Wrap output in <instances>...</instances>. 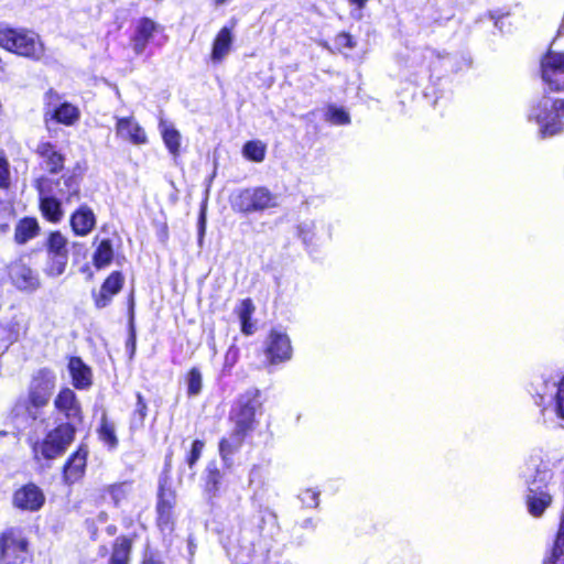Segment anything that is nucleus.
Masks as SVG:
<instances>
[{
	"label": "nucleus",
	"mask_w": 564,
	"mask_h": 564,
	"mask_svg": "<svg viewBox=\"0 0 564 564\" xmlns=\"http://www.w3.org/2000/svg\"><path fill=\"white\" fill-rule=\"evenodd\" d=\"M259 540L254 542L253 532L245 530L237 547L228 551L236 564H272L278 556L275 538L280 532L275 513L270 510L261 512L258 523Z\"/></svg>",
	"instance_id": "1"
},
{
	"label": "nucleus",
	"mask_w": 564,
	"mask_h": 564,
	"mask_svg": "<svg viewBox=\"0 0 564 564\" xmlns=\"http://www.w3.org/2000/svg\"><path fill=\"white\" fill-rule=\"evenodd\" d=\"M524 477L528 485V510L531 516L541 517L552 502L554 491V484L550 482L553 477L552 470L540 457H531L527 463Z\"/></svg>",
	"instance_id": "2"
},
{
	"label": "nucleus",
	"mask_w": 564,
	"mask_h": 564,
	"mask_svg": "<svg viewBox=\"0 0 564 564\" xmlns=\"http://www.w3.org/2000/svg\"><path fill=\"white\" fill-rule=\"evenodd\" d=\"M563 100L543 96L534 101L529 111L528 120L538 126L542 138L553 137L564 128Z\"/></svg>",
	"instance_id": "3"
},
{
	"label": "nucleus",
	"mask_w": 564,
	"mask_h": 564,
	"mask_svg": "<svg viewBox=\"0 0 564 564\" xmlns=\"http://www.w3.org/2000/svg\"><path fill=\"white\" fill-rule=\"evenodd\" d=\"M0 46L33 61H40L45 53L44 44L39 34L23 29L0 30Z\"/></svg>",
	"instance_id": "4"
},
{
	"label": "nucleus",
	"mask_w": 564,
	"mask_h": 564,
	"mask_svg": "<svg viewBox=\"0 0 564 564\" xmlns=\"http://www.w3.org/2000/svg\"><path fill=\"white\" fill-rule=\"evenodd\" d=\"M235 212L252 214L278 206V197L264 186L238 189L230 197Z\"/></svg>",
	"instance_id": "5"
},
{
	"label": "nucleus",
	"mask_w": 564,
	"mask_h": 564,
	"mask_svg": "<svg viewBox=\"0 0 564 564\" xmlns=\"http://www.w3.org/2000/svg\"><path fill=\"white\" fill-rule=\"evenodd\" d=\"M536 404L542 406L543 415L554 413L564 427V377L555 380L539 379L535 383Z\"/></svg>",
	"instance_id": "6"
},
{
	"label": "nucleus",
	"mask_w": 564,
	"mask_h": 564,
	"mask_svg": "<svg viewBox=\"0 0 564 564\" xmlns=\"http://www.w3.org/2000/svg\"><path fill=\"white\" fill-rule=\"evenodd\" d=\"M261 409L260 391L248 389L240 394L230 411V421L240 431L250 432L256 426V413Z\"/></svg>",
	"instance_id": "7"
},
{
	"label": "nucleus",
	"mask_w": 564,
	"mask_h": 564,
	"mask_svg": "<svg viewBox=\"0 0 564 564\" xmlns=\"http://www.w3.org/2000/svg\"><path fill=\"white\" fill-rule=\"evenodd\" d=\"M29 542L19 528H8L0 533V564H24Z\"/></svg>",
	"instance_id": "8"
},
{
	"label": "nucleus",
	"mask_w": 564,
	"mask_h": 564,
	"mask_svg": "<svg viewBox=\"0 0 564 564\" xmlns=\"http://www.w3.org/2000/svg\"><path fill=\"white\" fill-rule=\"evenodd\" d=\"M75 429L72 423H64L51 431L43 442L35 443L33 452L35 457L39 454L45 459H53L61 456L74 440Z\"/></svg>",
	"instance_id": "9"
},
{
	"label": "nucleus",
	"mask_w": 564,
	"mask_h": 564,
	"mask_svg": "<svg viewBox=\"0 0 564 564\" xmlns=\"http://www.w3.org/2000/svg\"><path fill=\"white\" fill-rule=\"evenodd\" d=\"M79 118V109L70 102L62 101V97L55 90L50 89L45 94L44 121L47 126L50 121L74 126Z\"/></svg>",
	"instance_id": "10"
},
{
	"label": "nucleus",
	"mask_w": 564,
	"mask_h": 564,
	"mask_svg": "<svg viewBox=\"0 0 564 564\" xmlns=\"http://www.w3.org/2000/svg\"><path fill=\"white\" fill-rule=\"evenodd\" d=\"M56 387V375L50 369H40L29 387V401L34 408L46 405Z\"/></svg>",
	"instance_id": "11"
},
{
	"label": "nucleus",
	"mask_w": 564,
	"mask_h": 564,
	"mask_svg": "<svg viewBox=\"0 0 564 564\" xmlns=\"http://www.w3.org/2000/svg\"><path fill=\"white\" fill-rule=\"evenodd\" d=\"M544 83L553 90L564 89V53L549 52L541 61Z\"/></svg>",
	"instance_id": "12"
},
{
	"label": "nucleus",
	"mask_w": 564,
	"mask_h": 564,
	"mask_svg": "<svg viewBox=\"0 0 564 564\" xmlns=\"http://www.w3.org/2000/svg\"><path fill=\"white\" fill-rule=\"evenodd\" d=\"M265 356L272 365L291 359L292 346L289 336L272 330L267 340Z\"/></svg>",
	"instance_id": "13"
},
{
	"label": "nucleus",
	"mask_w": 564,
	"mask_h": 564,
	"mask_svg": "<svg viewBox=\"0 0 564 564\" xmlns=\"http://www.w3.org/2000/svg\"><path fill=\"white\" fill-rule=\"evenodd\" d=\"M11 282L21 291H35L40 286L37 274L22 261H15L8 268Z\"/></svg>",
	"instance_id": "14"
},
{
	"label": "nucleus",
	"mask_w": 564,
	"mask_h": 564,
	"mask_svg": "<svg viewBox=\"0 0 564 564\" xmlns=\"http://www.w3.org/2000/svg\"><path fill=\"white\" fill-rule=\"evenodd\" d=\"M164 31V28L149 18H142L138 21L134 35L132 37V46L135 54L140 55L145 51L150 41L155 34Z\"/></svg>",
	"instance_id": "15"
},
{
	"label": "nucleus",
	"mask_w": 564,
	"mask_h": 564,
	"mask_svg": "<svg viewBox=\"0 0 564 564\" xmlns=\"http://www.w3.org/2000/svg\"><path fill=\"white\" fill-rule=\"evenodd\" d=\"M116 133L118 138L134 145H142L148 142L144 129L133 117L117 118Z\"/></svg>",
	"instance_id": "16"
},
{
	"label": "nucleus",
	"mask_w": 564,
	"mask_h": 564,
	"mask_svg": "<svg viewBox=\"0 0 564 564\" xmlns=\"http://www.w3.org/2000/svg\"><path fill=\"white\" fill-rule=\"evenodd\" d=\"M88 451L80 446L66 462L63 470L65 484L77 482L85 474Z\"/></svg>",
	"instance_id": "17"
},
{
	"label": "nucleus",
	"mask_w": 564,
	"mask_h": 564,
	"mask_svg": "<svg viewBox=\"0 0 564 564\" xmlns=\"http://www.w3.org/2000/svg\"><path fill=\"white\" fill-rule=\"evenodd\" d=\"M44 496L42 491L34 485H28L15 491L13 503L22 510L35 511L42 507Z\"/></svg>",
	"instance_id": "18"
},
{
	"label": "nucleus",
	"mask_w": 564,
	"mask_h": 564,
	"mask_svg": "<svg viewBox=\"0 0 564 564\" xmlns=\"http://www.w3.org/2000/svg\"><path fill=\"white\" fill-rule=\"evenodd\" d=\"M175 497L173 492L161 489L156 505L158 525L162 531L173 530V507Z\"/></svg>",
	"instance_id": "19"
},
{
	"label": "nucleus",
	"mask_w": 564,
	"mask_h": 564,
	"mask_svg": "<svg viewBox=\"0 0 564 564\" xmlns=\"http://www.w3.org/2000/svg\"><path fill=\"white\" fill-rule=\"evenodd\" d=\"M56 409L64 413L68 420L80 421L82 410L75 392L69 388L59 391L55 399Z\"/></svg>",
	"instance_id": "20"
},
{
	"label": "nucleus",
	"mask_w": 564,
	"mask_h": 564,
	"mask_svg": "<svg viewBox=\"0 0 564 564\" xmlns=\"http://www.w3.org/2000/svg\"><path fill=\"white\" fill-rule=\"evenodd\" d=\"M36 153L43 161V167L52 173L56 174L64 167L65 158L58 152L55 147L50 142H41L37 144Z\"/></svg>",
	"instance_id": "21"
},
{
	"label": "nucleus",
	"mask_w": 564,
	"mask_h": 564,
	"mask_svg": "<svg viewBox=\"0 0 564 564\" xmlns=\"http://www.w3.org/2000/svg\"><path fill=\"white\" fill-rule=\"evenodd\" d=\"M96 217L87 205H82L70 217V226L75 235L85 237L94 229Z\"/></svg>",
	"instance_id": "22"
},
{
	"label": "nucleus",
	"mask_w": 564,
	"mask_h": 564,
	"mask_svg": "<svg viewBox=\"0 0 564 564\" xmlns=\"http://www.w3.org/2000/svg\"><path fill=\"white\" fill-rule=\"evenodd\" d=\"M68 370L76 389H87L93 384L91 369L79 357L69 359Z\"/></svg>",
	"instance_id": "23"
},
{
	"label": "nucleus",
	"mask_w": 564,
	"mask_h": 564,
	"mask_svg": "<svg viewBox=\"0 0 564 564\" xmlns=\"http://www.w3.org/2000/svg\"><path fill=\"white\" fill-rule=\"evenodd\" d=\"M53 193L66 203L79 198V182L74 174H64L55 184Z\"/></svg>",
	"instance_id": "24"
},
{
	"label": "nucleus",
	"mask_w": 564,
	"mask_h": 564,
	"mask_svg": "<svg viewBox=\"0 0 564 564\" xmlns=\"http://www.w3.org/2000/svg\"><path fill=\"white\" fill-rule=\"evenodd\" d=\"M232 41V28H221L213 42L210 58L214 63L223 61L225 56L228 55L231 50Z\"/></svg>",
	"instance_id": "25"
},
{
	"label": "nucleus",
	"mask_w": 564,
	"mask_h": 564,
	"mask_svg": "<svg viewBox=\"0 0 564 564\" xmlns=\"http://www.w3.org/2000/svg\"><path fill=\"white\" fill-rule=\"evenodd\" d=\"M247 434L248 432L234 426L230 435L219 442V453L226 464L230 463L231 456L241 447Z\"/></svg>",
	"instance_id": "26"
},
{
	"label": "nucleus",
	"mask_w": 564,
	"mask_h": 564,
	"mask_svg": "<svg viewBox=\"0 0 564 564\" xmlns=\"http://www.w3.org/2000/svg\"><path fill=\"white\" fill-rule=\"evenodd\" d=\"M40 232V226L35 218L24 217L15 226L14 240L19 245H24L35 238Z\"/></svg>",
	"instance_id": "27"
},
{
	"label": "nucleus",
	"mask_w": 564,
	"mask_h": 564,
	"mask_svg": "<svg viewBox=\"0 0 564 564\" xmlns=\"http://www.w3.org/2000/svg\"><path fill=\"white\" fill-rule=\"evenodd\" d=\"M165 147L170 153L176 156L180 152L181 133L167 121L161 120L159 124Z\"/></svg>",
	"instance_id": "28"
},
{
	"label": "nucleus",
	"mask_w": 564,
	"mask_h": 564,
	"mask_svg": "<svg viewBox=\"0 0 564 564\" xmlns=\"http://www.w3.org/2000/svg\"><path fill=\"white\" fill-rule=\"evenodd\" d=\"M42 215L51 223H59L63 217L61 202L55 196H45L40 199Z\"/></svg>",
	"instance_id": "29"
},
{
	"label": "nucleus",
	"mask_w": 564,
	"mask_h": 564,
	"mask_svg": "<svg viewBox=\"0 0 564 564\" xmlns=\"http://www.w3.org/2000/svg\"><path fill=\"white\" fill-rule=\"evenodd\" d=\"M543 564H564V517L560 523L556 539Z\"/></svg>",
	"instance_id": "30"
},
{
	"label": "nucleus",
	"mask_w": 564,
	"mask_h": 564,
	"mask_svg": "<svg viewBox=\"0 0 564 564\" xmlns=\"http://www.w3.org/2000/svg\"><path fill=\"white\" fill-rule=\"evenodd\" d=\"M112 258L113 249L111 241L109 239L101 240L93 256L94 265L97 269L105 268L111 263Z\"/></svg>",
	"instance_id": "31"
},
{
	"label": "nucleus",
	"mask_w": 564,
	"mask_h": 564,
	"mask_svg": "<svg viewBox=\"0 0 564 564\" xmlns=\"http://www.w3.org/2000/svg\"><path fill=\"white\" fill-rule=\"evenodd\" d=\"M47 257L68 256L67 239L59 231L50 235L46 242Z\"/></svg>",
	"instance_id": "32"
},
{
	"label": "nucleus",
	"mask_w": 564,
	"mask_h": 564,
	"mask_svg": "<svg viewBox=\"0 0 564 564\" xmlns=\"http://www.w3.org/2000/svg\"><path fill=\"white\" fill-rule=\"evenodd\" d=\"M99 438L109 447V449H113L118 445L115 424L109 422L105 415L101 419L99 427Z\"/></svg>",
	"instance_id": "33"
},
{
	"label": "nucleus",
	"mask_w": 564,
	"mask_h": 564,
	"mask_svg": "<svg viewBox=\"0 0 564 564\" xmlns=\"http://www.w3.org/2000/svg\"><path fill=\"white\" fill-rule=\"evenodd\" d=\"M130 542L126 538H118L111 554V564H127L130 554Z\"/></svg>",
	"instance_id": "34"
},
{
	"label": "nucleus",
	"mask_w": 564,
	"mask_h": 564,
	"mask_svg": "<svg viewBox=\"0 0 564 564\" xmlns=\"http://www.w3.org/2000/svg\"><path fill=\"white\" fill-rule=\"evenodd\" d=\"M68 263V256L47 257L45 273L48 276L57 278L65 272Z\"/></svg>",
	"instance_id": "35"
},
{
	"label": "nucleus",
	"mask_w": 564,
	"mask_h": 564,
	"mask_svg": "<svg viewBox=\"0 0 564 564\" xmlns=\"http://www.w3.org/2000/svg\"><path fill=\"white\" fill-rule=\"evenodd\" d=\"M243 155L253 161L262 162L265 156V145L261 141H248L242 149Z\"/></svg>",
	"instance_id": "36"
},
{
	"label": "nucleus",
	"mask_w": 564,
	"mask_h": 564,
	"mask_svg": "<svg viewBox=\"0 0 564 564\" xmlns=\"http://www.w3.org/2000/svg\"><path fill=\"white\" fill-rule=\"evenodd\" d=\"M325 119L337 126H344L350 122L349 113L344 108H338L333 105L328 106Z\"/></svg>",
	"instance_id": "37"
},
{
	"label": "nucleus",
	"mask_w": 564,
	"mask_h": 564,
	"mask_svg": "<svg viewBox=\"0 0 564 564\" xmlns=\"http://www.w3.org/2000/svg\"><path fill=\"white\" fill-rule=\"evenodd\" d=\"M147 403L141 395V393H137V404L131 417V427L139 429L143 426L144 419L147 416Z\"/></svg>",
	"instance_id": "38"
},
{
	"label": "nucleus",
	"mask_w": 564,
	"mask_h": 564,
	"mask_svg": "<svg viewBox=\"0 0 564 564\" xmlns=\"http://www.w3.org/2000/svg\"><path fill=\"white\" fill-rule=\"evenodd\" d=\"M224 487V476L216 468H209L207 475L206 488L209 494L217 496Z\"/></svg>",
	"instance_id": "39"
},
{
	"label": "nucleus",
	"mask_w": 564,
	"mask_h": 564,
	"mask_svg": "<svg viewBox=\"0 0 564 564\" xmlns=\"http://www.w3.org/2000/svg\"><path fill=\"white\" fill-rule=\"evenodd\" d=\"M11 166L3 151L0 150V189L11 186Z\"/></svg>",
	"instance_id": "40"
},
{
	"label": "nucleus",
	"mask_w": 564,
	"mask_h": 564,
	"mask_svg": "<svg viewBox=\"0 0 564 564\" xmlns=\"http://www.w3.org/2000/svg\"><path fill=\"white\" fill-rule=\"evenodd\" d=\"M187 392L189 395H197L202 391L203 379L197 368H192L187 373Z\"/></svg>",
	"instance_id": "41"
},
{
	"label": "nucleus",
	"mask_w": 564,
	"mask_h": 564,
	"mask_svg": "<svg viewBox=\"0 0 564 564\" xmlns=\"http://www.w3.org/2000/svg\"><path fill=\"white\" fill-rule=\"evenodd\" d=\"M123 284V276L120 272H112L102 283L104 292H109L110 295L117 294Z\"/></svg>",
	"instance_id": "42"
},
{
	"label": "nucleus",
	"mask_w": 564,
	"mask_h": 564,
	"mask_svg": "<svg viewBox=\"0 0 564 564\" xmlns=\"http://www.w3.org/2000/svg\"><path fill=\"white\" fill-rule=\"evenodd\" d=\"M318 497L319 491L311 488L303 490L299 495L301 502L307 508H316L319 503Z\"/></svg>",
	"instance_id": "43"
},
{
	"label": "nucleus",
	"mask_w": 564,
	"mask_h": 564,
	"mask_svg": "<svg viewBox=\"0 0 564 564\" xmlns=\"http://www.w3.org/2000/svg\"><path fill=\"white\" fill-rule=\"evenodd\" d=\"M313 229H314V223H302L299 226V236L303 240L304 243L310 245L313 242Z\"/></svg>",
	"instance_id": "44"
},
{
	"label": "nucleus",
	"mask_w": 564,
	"mask_h": 564,
	"mask_svg": "<svg viewBox=\"0 0 564 564\" xmlns=\"http://www.w3.org/2000/svg\"><path fill=\"white\" fill-rule=\"evenodd\" d=\"M128 488L129 485L127 484H119L109 487V494L116 505H118L127 496Z\"/></svg>",
	"instance_id": "45"
},
{
	"label": "nucleus",
	"mask_w": 564,
	"mask_h": 564,
	"mask_svg": "<svg viewBox=\"0 0 564 564\" xmlns=\"http://www.w3.org/2000/svg\"><path fill=\"white\" fill-rule=\"evenodd\" d=\"M239 359V349L236 346H230L225 355L224 370H230Z\"/></svg>",
	"instance_id": "46"
},
{
	"label": "nucleus",
	"mask_w": 564,
	"mask_h": 564,
	"mask_svg": "<svg viewBox=\"0 0 564 564\" xmlns=\"http://www.w3.org/2000/svg\"><path fill=\"white\" fill-rule=\"evenodd\" d=\"M254 311V306L251 302V300L247 299L243 300L239 306L238 315L240 321H250L252 314Z\"/></svg>",
	"instance_id": "47"
},
{
	"label": "nucleus",
	"mask_w": 564,
	"mask_h": 564,
	"mask_svg": "<svg viewBox=\"0 0 564 564\" xmlns=\"http://www.w3.org/2000/svg\"><path fill=\"white\" fill-rule=\"evenodd\" d=\"M203 448H204V443L202 441L196 440L193 442L192 449H191L189 456L187 458V463H188L189 467H192L199 459Z\"/></svg>",
	"instance_id": "48"
},
{
	"label": "nucleus",
	"mask_w": 564,
	"mask_h": 564,
	"mask_svg": "<svg viewBox=\"0 0 564 564\" xmlns=\"http://www.w3.org/2000/svg\"><path fill=\"white\" fill-rule=\"evenodd\" d=\"M112 296L113 295H110L109 292H104V288H100L99 293L94 295L95 305L98 308L106 307L110 303Z\"/></svg>",
	"instance_id": "49"
},
{
	"label": "nucleus",
	"mask_w": 564,
	"mask_h": 564,
	"mask_svg": "<svg viewBox=\"0 0 564 564\" xmlns=\"http://www.w3.org/2000/svg\"><path fill=\"white\" fill-rule=\"evenodd\" d=\"M335 43L338 47L352 48L355 43L352 37L347 33H340L336 36Z\"/></svg>",
	"instance_id": "50"
},
{
	"label": "nucleus",
	"mask_w": 564,
	"mask_h": 564,
	"mask_svg": "<svg viewBox=\"0 0 564 564\" xmlns=\"http://www.w3.org/2000/svg\"><path fill=\"white\" fill-rule=\"evenodd\" d=\"M13 217L9 212H4L3 215L0 213V232L6 234L10 229L9 221L12 220Z\"/></svg>",
	"instance_id": "51"
},
{
	"label": "nucleus",
	"mask_w": 564,
	"mask_h": 564,
	"mask_svg": "<svg viewBox=\"0 0 564 564\" xmlns=\"http://www.w3.org/2000/svg\"><path fill=\"white\" fill-rule=\"evenodd\" d=\"M206 229V217L204 213H200L199 221H198V241L202 243Z\"/></svg>",
	"instance_id": "52"
},
{
	"label": "nucleus",
	"mask_w": 564,
	"mask_h": 564,
	"mask_svg": "<svg viewBox=\"0 0 564 564\" xmlns=\"http://www.w3.org/2000/svg\"><path fill=\"white\" fill-rule=\"evenodd\" d=\"M127 346H128V348H130V356H132L135 350V334L133 330L130 334V337L127 341Z\"/></svg>",
	"instance_id": "53"
},
{
	"label": "nucleus",
	"mask_w": 564,
	"mask_h": 564,
	"mask_svg": "<svg viewBox=\"0 0 564 564\" xmlns=\"http://www.w3.org/2000/svg\"><path fill=\"white\" fill-rule=\"evenodd\" d=\"M240 322H241V330L247 335L252 334V324L250 323V321H240Z\"/></svg>",
	"instance_id": "54"
},
{
	"label": "nucleus",
	"mask_w": 564,
	"mask_h": 564,
	"mask_svg": "<svg viewBox=\"0 0 564 564\" xmlns=\"http://www.w3.org/2000/svg\"><path fill=\"white\" fill-rule=\"evenodd\" d=\"M351 4L357 6L359 9H362L368 0H348Z\"/></svg>",
	"instance_id": "55"
},
{
	"label": "nucleus",
	"mask_w": 564,
	"mask_h": 564,
	"mask_svg": "<svg viewBox=\"0 0 564 564\" xmlns=\"http://www.w3.org/2000/svg\"><path fill=\"white\" fill-rule=\"evenodd\" d=\"M143 564H163L159 560H155L153 556H148L144 558Z\"/></svg>",
	"instance_id": "56"
}]
</instances>
